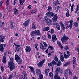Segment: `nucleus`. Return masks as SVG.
Returning <instances> with one entry per match:
<instances>
[{"instance_id":"5","label":"nucleus","mask_w":79,"mask_h":79,"mask_svg":"<svg viewBox=\"0 0 79 79\" xmlns=\"http://www.w3.org/2000/svg\"><path fill=\"white\" fill-rule=\"evenodd\" d=\"M45 61V59H44L42 60L41 62L40 61L39 63H38L37 64V66H38V67L39 68H41V67L42 66L43 64V63H44Z\"/></svg>"},{"instance_id":"28","label":"nucleus","mask_w":79,"mask_h":79,"mask_svg":"<svg viewBox=\"0 0 79 79\" xmlns=\"http://www.w3.org/2000/svg\"><path fill=\"white\" fill-rule=\"evenodd\" d=\"M3 60L2 62L4 63H6V57L5 56H4L3 57Z\"/></svg>"},{"instance_id":"41","label":"nucleus","mask_w":79,"mask_h":79,"mask_svg":"<svg viewBox=\"0 0 79 79\" xmlns=\"http://www.w3.org/2000/svg\"><path fill=\"white\" fill-rule=\"evenodd\" d=\"M50 48V50H53V47L52 46H49L48 47V49H49V48Z\"/></svg>"},{"instance_id":"39","label":"nucleus","mask_w":79,"mask_h":79,"mask_svg":"<svg viewBox=\"0 0 79 79\" xmlns=\"http://www.w3.org/2000/svg\"><path fill=\"white\" fill-rule=\"evenodd\" d=\"M49 76L51 77H53V74L52 72H50L49 73Z\"/></svg>"},{"instance_id":"54","label":"nucleus","mask_w":79,"mask_h":79,"mask_svg":"<svg viewBox=\"0 0 79 79\" xmlns=\"http://www.w3.org/2000/svg\"><path fill=\"white\" fill-rule=\"evenodd\" d=\"M61 26V27L63 28V29H64V28H65V27H64V24H63V25H62Z\"/></svg>"},{"instance_id":"3","label":"nucleus","mask_w":79,"mask_h":79,"mask_svg":"<svg viewBox=\"0 0 79 79\" xmlns=\"http://www.w3.org/2000/svg\"><path fill=\"white\" fill-rule=\"evenodd\" d=\"M31 34V35L32 36H33L34 34H35V35H37L38 36H40V35H41L40 31H39V30H36L32 31Z\"/></svg>"},{"instance_id":"59","label":"nucleus","mask_w":79,"mask_h":79,"mask_svg":"<svg viewBox=\"0 0 79 79\" xmlns=\"http://www.w3.org/2000/svg\"><path fill=\"white\" fill-rule=\"evenodd\" d=\"M59 47H60L61 49H63V46H62V45L59 46Z\"/></svg>"},{"instance_id":"26","label":"nucleus","mask_w":79,"mask_h":79,"mask_svg":"<svg viewBox=\"0 0 79 79\" xmlns=\"http://www.w3.org/2000/svg\"><path fill=\"white\" fill-rule=\"evenodd\" d=\"M48 72H49V71L48 70V69H46L45 70L44 74L45 75H46V76H48Z\"/></svg>"},{"instance_id":"13","label":"nucleus","mask_w":79,"mask_h":79,"mask_svg":"<svg viewBox=\"0 0 79 79\" xmlns=\"http://www.w3.org/2000/svg\"><path fill=\"white\" fill-rule=\"evenodd\" d=\"M21 50V47H20V45H18L15 47V52H16L17 51V52H19Z\"/></svg>"},{"instance_id":"22","label":"nucleus","mask_w":79,"mask_h":79,"mask_svg":"<svg viewBox=\"0 0 79 79\" xmlns=\"http://www.w3.org/2000/svg\"><path fill=\"white\" fill-rule=\"evenodd\" d=\"M61 70V69L60 68H56L55 70V74H58Z\"/></svg>"},{"instance_id":"15","label":"nucleus","mask_w":79,"mask_h":79,"mask_svg":"<svg viewBox=\"0 0 79 79\" xmlns=\"http://www.w3.org/2000/svg\"><path fill=\"white\" fill-rule=\"evenodd\" d=\"M25 50L27 52L29 53L31 52V48L29 46H27L26 47Z\"/></svg>"},{"instance_id":"63","label":"nucleus","mask_w":79,"mask_h":79,"mask_svg":"<svg viewBox=\"0 0 79 79\" xmlns=\"http://www.w3.org/2000/svg\"><path fill=\"white\" fill-rule=\"evenodd\" d=\"M16 0H14V5H15V4H16Z\"/></svg>"},{"instance_id":"23","label":"nucleus","mask_w":79,"mask_h":79,"mask_svg":"<svg viewBox=\"0 0 79 79\" xmlns=\"http://www.w3.org/2000/svg\"><path fill=\"white\" fill-rule=\"evenodd\" d=\"M55 79H60V76L58 75V74L55 73L54 76Z\"/></svg>"},{"instance_id":"37","label":"nucleus","mask_w":79,"mask_h":79,"mask_svg":"<svg viewBox=\"0 0 79 79\" xmlns=\"http://www.w3.org/2000/svg\"><path fill=\"white\" fill-rule=\"evenodd\" d=\"M69 49V47L68 46H66L64 48V50H68Z\"/></svg>"},{"instance_id":"35","label":"nucleus","mask_w":79,"mask_h":79,"mask_svg":"<svg viewBox=\"0 0 79 79\" xmlns=\"http://www.w3.org/2000/svg\"><path fill=\"white\" fill-rule=\"evenodd\" d=\"M43 79V75L41 73L39 75V77L38 79Z\"/></svg>"},{"instance_id":"56","label":"nucleus","mask_w":79,"mask_h":79,"mask_svg":"<svg viewBox=\"0 0 79 79\" xmlns=\"http://www.w3.org/2000/svg\"><path fill=\"white\" fill-rule=\"evenodd\" d=\"M49 21L50 22H49L50 23V25L51 24V23H52V20H51L49 19H48Z\"/></svg>"},{"instance_id":"18","label":"nucleus","mask_w":79,"mask_h":79,"mask_svg":"<svg viewBox=\"0 0 79 79\" xmlns=\"http://www.w3.org/2000/svg\"><path fill=\"white\" fill-rule=\"evenodd\" d=\"M58 4L60 5V3H59V1L58 0H56L55 2H53V5L55 6H56Z\"/></svg>"},{"instance_id":"58","label":"nucleus","mask_w":79,"mask_h":79,"mask_svg":"<svg viewBox=\"0 0 79 79\" xmlns=\"http://www.w3.org/2000/svg\"><path fill=\"white\" fill-rule=\"evenodd\" d=\"M69 25H66V29H67L68 28H69Z\"/></svg>"},{"instance_id":"27","label":"nucleus","mask_w":79,"mask_h":79,"mask_svg":"<svg viewBox=\"0 0 79 79\" xmlns=\"http://www.w3.org/2000/svg\"><path fill=\"white\" fill-rule=\"evenodd\" d=\"M36 73L37 76H38V75L40 74H41V72H40V70L36 69Z\"/></svg>"},{"instance_id":"30","label":"nucleus","mask_w":79,"mask_h":79,"mask_svg":"<svg viewBox=\"0 0 79 79\" xmlns=\"http://www.w3.org/2000/svg\"><path fill=\"white\" fill-rule=\"evenodd\" d=\"M60 58L62 62H63L64 61V59L63 56H60Z\"/></svg>"},{"instance_id":"25","label":"nucleus","mask_w":79,"mask_h":79,"mask_svg":"<svg viewBox=\"0 0 79 79\" xmlns=\"http://www.w3.org/2000/svg\"><path fill=\"white\" fill-rule=\"evenodd\" d=\"M29 67L31 69L30 71L31 72H32L34 74V68H33L31 66H29Z\"/></svg>"},{"instance_id":"33","label":"nucleus","mask_w":79,"mask_h":79,"mask_svg":"<svg viewBox=\"0 0 79 79\" xmlns=\"http://www.w3.org/2000/svg\"><path fill=\"white\" fill-rule=\"evenodd\" d=\"M66 16L67 17H69V16H70V15L69 14V10L67 11V13L66 14Z\"/></svg>"},{"instance_id":"43","label":"nucleus","mask_w":79,"mask_h":79,"mask_svg":"<svg viewBox=\"0 0 79 79\" xmlns=\"http://www.w3.org/2000/svg\"><path fill=\"white\" fill-rule=\"evenodd\" d=\"M38 45L37 44L35 43V48H36L37 50H38V48H37V46Z\"/></svg>"},{"instance_id":"19","label":"nucleus","mask_w":79,"mask_h":79,"mask_svg":"<svg viewBox=\"0 0 79 79\" xmlns=\"http://www.w3.org/2000/svg\"><path fill=\"white\" fill-rule=\"evenodd\" d=\"M29 21H30V20H28L27 21H25L23 23V25L24 26H27L29 23Z\"/></svg>"},{"instance_id":"40","label":"nucleus","mask_w":79,"mask_h":79,"mask_svg":"<svg viewBox=\"0 0 79 79\" xmlns=\"http://www.w3.org/2000/svg\"><path fill=\"white\" fill-rule=\"evenodd\" d=\"M54 60L55 61H56V62H57L58 61V57H57V56H56L55 57Z\"/></svg>"},{"instance_id":"6","label":"nucleus","mask_w":79,"mask_h":79,"mask_svg":"<svg viewBox=\"0 0 79 79\" xmlns=\"http://www.w3.org/2000/svg\"><path fill=\"white\" fill-rule=\"evenodd\" d=\"M24 76V77H23V76L22 75H20L19 76V79H27V76L26 75V72H24L23 73Z\"/></svg>"},{"instance_id":"11","label":"nucleus","mask_w":79,"mask_h":79,"mask_svg":"<svg viewBox=\"0 0 79 79\" xmlns=\"http://www.w3.org/2000/svg\"><path fill=\"white\" fill-rule=\"evenodd\" d=\"M52 19L53 22H56L57 21V19H58V15L55 14L53 18Z\"/></svg>"},{"instance_id":"7","label":"nucleus","mask_w":79,"mask_h":79,"mask_svg":"<svg viewBox=\"0 0 79 79\" xmlns=\"http://www.w3.org/2000/svg\"><path fill=\"white\" fill-rule=\"evenodd\" d=\"M67 53L68 54V55H67L66 54V53H65V52H64V57L66 59L68 58H69L70 56V53L69 51H67Z\"/></svg>"},{"instance_id":"24","label":"nucleus","mask_w":79,"mask_h":79,"mask_svg":"<svg viewBox=\"0 0 79 79\" xmlns=\"http://www.w3.org/2000/svg\"><path fill=\"white\" fill-rule=\"evenodd\" d=\"M55 25L57 29H58V30H60L61 28L60 27V26L59 24L57 23H56Z\"/></svg>"},{"instance_id":"42","label":"nucleus","mask_w":79,"mask_h":79,"mask_svg":"<svg viewBox=\"0 0 79 79\" xmlns=\"http://www.w3.org/2000/svg\"><path fill=\"white\" fill-rule=\"evenodd\" d=\"M57 43L59 46H60V45H61V42L59 41H57Z\"/></svg>"},{"instance_id":"34","label":"nucleus","mask_w":79,"mask_h":79,"mask_svg":"<svg viewBox=\"0 0 79 79\" xmlns=\"http://www.w3.org/2000/svg\"><path fill=\"white\" fill-rule=\"evenodd\" d=\"M65 73H64V76H66V77H67V75H68V69H67L65 71Z\"/></svg>"},{"instance_id":"32","label":"nucleus","mask_w":79,"mask_h":79,"mask_svg":"<svg viewBox=\"0 0 79 79\" xmlns=\"http://www.w3.org/2000/svg\"><path fill=\"white\" fill-rule=\"evenodd\" d=\"M25 1V0H19L20 3L21 5H23L24 2Z\"/></svg>"},{"instance_id":"62","label":"nucleus","mask_w":79,"mask_h":79,"mask_svg":"<svg viewBox=\"0 0 79 79\" xmlns=\"http://www.w3.org/2000/svg\"><path fill=\"white\" fill-rule=\"evenodd\" d=\"M77 10H79V5H78L77 6Z\"/></svg>"},{"instance_id":"60","label":"nucleus","mask_w":79,"mask_h":79,"mask_svg":"<svg viewBox=\"0 0 79 79\" xmlns=\"http://www.w3.org/2000/svg\"><path fill=\"white\" fill-rule=\"evenodd\" d=\"M48 37L49 39H51V36H50V34H48Z\"/></svg>"},{"instance_id":"50","label":"nucleus","mask_w":79,"mask_h":79,"mask_svg":"<svg viewBox=\"0 0 79 79\" xmlns=\"http://www.w3.org/2000/svg\"><path fill=\"white\" fill-rule=\"evenodd\" d=\"M3 4V2L2 1H0V7H1Z\"/></svg>"},{"instance_id":"14","label":"nucleus","mask_w":79,"mask_h":79,"mask_svg":"<svg viewBox=\"0 0 79 79\" xmlns=\"http://www.w3.org/2000/svg\"><path fill=\"white\" fill-rule=\"evenodd\" d=\"M5 38V37L4 36H2L1 35H0V43L1 42H4V39Z\"/></svg>"},{"instance_id":"10","label":"nucleus","mask_w":79,"mask_h":79,"mask_svg":"<svg viewBox=\"0 0 79 79\" xmlns=\"http://www.w3.org/2000/svg\"><path fill=\"white\" fill-rule=\"evenodd\" d=\"M55 14L52 12H51L49 11V12H47L46 14V15L48 16H52V17H53L54 16V15Z\"/></svg>"},{"instance_id":"16","label":"nucleus","mask_w":79,"mask_h":79,"mask_svg":"<svg viewBox=\"0 0 79 79\" xmlns=\"http://www.w3.org/2000/svg\"><path fill=\"white\" fill-rule=\"evenodd\" d=\"M76 63V59L75 57H73V66L74 67H75Z\"/></svg>"},{"instance_id":"51","label":"nucleus","mask_w":79,"mask_h":79,"mask_svg":"<svg viewBox=\"0 0 79 79\" xmlns=\"http://www.w3.org/2000/svg\"><path fill=\"white\" fill-rule=\"evenodd\" d=\"M50 33H51V34H53V33H54V30L53 29H52L51 30Z\"/></svg>"},{"instance_id":"20","label":"nucleus","mask_w":79,"mask_h":79,"mask_svg":"<svg viewBox=\"0 0 79 79\" xmlns=\"http://www.w3.org/2000/svg\"><path fill=\"white\" fill-rule=\"evenodd\" d=\"M55 40H57V38L56 37V35L55 34H53L52 35V41L54 42H55Z\"/></svg>"},{"instance_id":"52","label":"nucleus","mask_w":79,"mask_h":79,"mask_svg":"<svg viewBox=\"0 0 79 79\" xmlns=\"http://www.w3.org/2000/svg\"><path fill=\"white\" fill-rule=\"evenodd\" d=\"M35 12H37V10H33L31 12V13L32 14H33L34 13H35Z\"/></svg>"},{"instance_id":"53","label":"nucleus","mask_w":79,"mask_h":79,"mask_svg":"<svg viewBox=\"0 0 79 79\" xmlns=\"http://www.w3.org/2000/svg\"><path fill=\"white\" fill-rule=\"evenodd\" d=\"M17 13H18V10H15L14 13V14L16 15V14H17Z\"/></svg>"},{"instance_id":"48","label":"nucleus","mask_w":79,"mask_h":79,"mask_svg":"<svg viewBox=\"0 0 79 79\" xmlns=\"http://www.w3.org/2000/svg\"><path fill=\"white\" fill-rule=\"evenodd\" d=\"M52 10V7L49 6L47 10Z\"/></svg>"},{"instance_id":"36","label":"nucleus","mask_w":79,"mask_h":79,"mask_svg":"<svg viewBox=\"0 0 79 79\" xmlns=\"http://www.w3.org/2000/svg\"><path fill=\"white\" fill-rule=\"evenodd\" d=\"M50 29V28H49V27H45V31H48L49 29Z\"/></svg>"},{"instance_id":"4","label":"nucleus","mask_w":79,"mask_h":79,"mask_svg":"<svg viewBox=\"0 0 79 79\" xmlns=\"http://www.w3.org/2000/svg\"><path fill=\"white\" fill-rule=\"evenodd\" d=\"M15 58L16 61H17L18 64H21V63L22 60L20 58V57L18 56V55L16 54L15 56Z\"/></svg>"},{"instance_id":"64","label":"nucleus","mask_w":79,"mask_h":79,"mask_svg":"<svg viewBox=\"0 0 79 79\" xmlns=\"http://www.w3.org/2000/svg\"><path fill=\"white\" fill-rule=\"evenodd\" d=\"M60 24L61 26L62 25H63V23L61 22H60Z\"/></svg>"},{"instance_id":"47","label":"nucleus","mask_w":79,"mask_h":79,"mask_svg":"<svg viewBox=\"0 0 79 79\" xmlns=\"http://www.w3.org/2000/svg\"><path fill=\"white\" fill-rule=\"evenodd\" d=\"M68 70L69 72V74H70V75H72V74L73 73H72V72H71V71H70V69H69Z\"/></svg>"},{"instance_id":"2","label":"nucleus","mask_w":79,"mask_h":79,"mask_svg":"<svg viewBox=\"0 0 79 79\" xmlns=\"http://www.w3.org/2000/svg\"><path fill=\"white\" fill-rule=\"evenodd\" d=\"M68 39H69V38L66 36L65 34H64L63 37L61 38L62 42L63 44H65V45L67 44H68L67 40H68Z\"/></svg>"},{"instance_id":"17","label":"nucleus","mask_w":79,"mask_h":79,"mask_svg":"<svg viewBox=\"0 0 79 79\" xmlns=\"http://www.w3.org/2000/svg\"><path fill=\"white\" fill-rule=\"evenodd\" d=\"M70 25L69 27L70 29H71V28L73 27V24H74V22H73V20H71L69 21Z\"/></svg>"},{"instance_id":"9","label":"nucleus","mask_w":79,"mask_h":79,"mask_svg":"<svg viewBox=\"0 0 79 79\" xmlns=\"http://www.w3.org/2000/svg\"><path fill=\"white\" fill-rule=\"evenodd\" d=\"M3 45L4 47H5L6 44H1L0 45V51L2 52H3L4 51V48H3Z\"/></svg>"},{"instance_id":"55","label":"nucleus","mask_w":79,"mask_h":79,"mask_svg":"<svg viewBox=\"0 0 79 79\" xmlns=\"http://www.w3.org/2000/svg\"><path fill=\"white\" fill-rule=\"evenodd\" d=\"M6 3L8 5H9L10 3H9V1L8 0H6Z\"/></svg>"},{"instance_id":"38","label":"nucleus","mask_w":79,"mask_h":79,"mask_svg":"<svg viewBox=\"0 0 79 79\" xmlns=\"http://www.w3.org/2000/svg\"><path fill=\"white\" fill-rule=\"evenodd\" d=\"M42 39H43V40H45L47 39V38H46V36H45V35L43 36H42Z\"/></svg>"},{"instance_id":"12","label":"nucleus","mask_w":79,"mask_h":79,"mask_svg":"<svg viewBox=\"0 0 79 79\" xmlns=\"http://www.w3.org/2000/svg\"><path fill=\"white\" fill-rule=\"evenodd\" d=\"M49 19H48V17L45 16L44 17V21H46L48 25H49V26H50V23H49V22L48 21Z\"/></svg>"},{"instance_id":"57","label":"nucleus","mask_w":79,"mask_h":79,"mask_svg":"<svg viewBox=\"0 0 79 79\" xmlns=\"http://www.w3.org/2000/svg\"><path fill=\"white\" fill-rule=\"evenodd\" d=\"M65 24H66V25H69V21H67Z\"/></svg>"},{"instance_id":"61","label":"nucleus","mask_w":79,"mask_h":79,"mask_svg":"<svg viewBox=\"0 0 79 79\" xmlns=\"http://www.w3.org/2000/svg\"><path fill=\"white\" fill-rule=\"evenodd\" d=\"M73 79H77V77H76V76H74Z\"/></svg>"},{"instance_id":"44","label":"nucleus","mask_w":79,"mask_h":79,"mask_svg":"<svg viewBox=\"0 0 79 79\" xmlns=\"http://www.w3.org/2000/svg\"><path fill=\"white\" fill-rule=\"evenodd\" d=\"M74 4H73L72 5L71 8V10H74V9L73 8V7H74Z\"/></svg>"},{"instance_id":"45","label":"nucleus","mask_w":79,"mask_h":79,"mask_svg":"<svg viewBox=\"0 0 79 79\" xmlns=\"http://www.w3.org/2000/svg\"><path fill=\"white\" fill-rule=\"evenodd\" d=\"M13 78V75H10L9 76V79H12Z\"/></svg>"},{"instance_id":"29","label":"nucleus","mask_w":79,"mask_h":79,"mask_svg":"<svg viewBox=\"0 0 79 79\" xmlns=\"http://www.w3.org/2000/svg\"><path fill=\"white\" fill-rule=\"evenodd\" d=\"M32 27L33 29H37V27L35 26L34 23L32 24Z\"/></svg>"},{"instance_id":"46","label":"nucleus","mask_w":79,"mask_h":79,"mask_svg":"<svg viewBox=\"0 0 79 79\" xmlns=\"http://www.w3.org/2000/svg\"><path fill=\"white\" fill-rule=\"evenodd\" d=\"M74 26L75 27H77L78 26V23L77 22H75Z\"/></svg>"},{"instance_id":"49","label":"nucleus","mask_w":79,"mask_h":79,"mask_svg":"<svg viewBox=\"0 0 79 79\" xmlns=\"http://www.w3.org/2000/svg\"><path fill=\"white\" fill-rule=\"evenodd\" d=\"M1 71H4V67H3V66H2L1 67Z\"/></svg>"},{"instance_id":"1","label":"nucleus","mask_w":79,"mask_h":79,"mask_svg":"<svg viewBox=\"0 0 79 79\" xmlns=\"http://www.w3.org/2000/svg\"><path fill=\"white\" fill-rule=\"evenodd\" d=\"M10 60L8 62V67L10 69V71H12L14 69H15V64H14V63L13 62V58H10Z\"/></svg>"},{"instance_id":"21","label":"nucleus","mask_w":79,"mask_h":79,"mask_svg":"<svg viewBox=\"0 0 79 79\" xmlns=\"http://www.w3.org/2000/svg\"><path fill=\"white\" fill-rule=\"evenodd\" d=\"M40 48H41V49H42L43 50H44L45 49H46V48H44V45H43V44H42V43H40Z\"/></svg>"},{"instance_id":"8","label":"nucleus","mask_w":79,"mask_h":79,"mask_svg":"<svg viewBox=\"0 0 79 79\" xmlns=\"http://www.w3.org/2000/svg\"><path fill=\"white\" fill-rule=\"evenodd\" d=\"M56 63L53 60L51 63H48V66H54V65H56Z\"/></svg>"},{"instance_id":"31","label":"nucleus","mask_w":79,"mask_h":79,"mask_svg":"<svg viewBox=\"0 0 79 79\" xmlns=\"http://www.w3.org/2000/svg\"><path fill=\"white\" fill-rule=\"evenodd\" d=\"M61 65V62L59 60L57 63V66H60Z\"/></svg>"}]
</instances>
